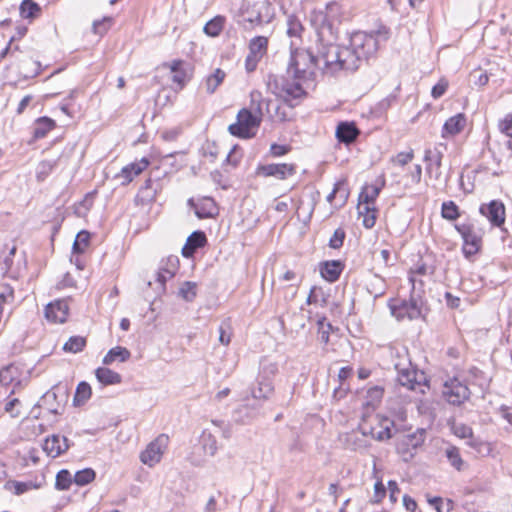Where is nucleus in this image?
<instances>
[{
	"instance_id": "e2e57ef3",
	"label": "nucleus",
	"mask_w": 512,
	"mask_h": 512,
	"mask_svg": "<svg viewBox=\"0 0 512 512\" xmlns=\"http://www.w3.org/2000/svg\"><path fill=\"white\" fill-rule=\"evenodd\" d=\"M178 266V258L177 257H169L166 261V264L161 266L160 268L166 272L167 277H173Z\"/></svg>"
},
{
	"instance_id": "cd10ccee",
	"label": "nucleus",
	"mask_w": 512,
	"mask_h": 512,
	"mask_svg": "<svg viewBox=\"0 0 512 512\" xmlns=\"http://www.w3.org/2000/svg\"><path fill=\"white\" fill-rule=\"evenodd\" d=\"M267 102H271V100H266L261 92L254 90L250 93V104L247 109L248 111L253 112V114L262 121V118L266 112Z\"/></svg>"
},
{
	"instance_id": "c03bdc74",
	"label": "nucleus",
	"mask_w": 512,
	"mask_h": 512,
	"mask_svg": "<svg viewBox=\"0 0 512 512\" xmlns=\"http://www.w3.org/2000/svg\"><path fill=\"white\" fill-rule=\"evenodd\" d=\"M266 114L269 116L272 120L277 121H285L286 120V114L282 111L281 106L277 103L271 100V102L266 103Z\"/></svg>"
},
{
	"instance_id": "c85d7f7f",
	"label": "nucleus",
	"mask_w": 512,
	"mask_h": 512,
	"mask_svg": "<svg viewBox=\"0 0 512 512\" xmlns=\"http://www.w3.org/2000/svg\"><path fill=\"white\" fill-rule=\"evenodd\" d=\"M341 271L342 264L340 261L336 260L327 261L320 267L321 276L329 282L336 281L339 278Z\"/></svg>"
},
{
	"instance_id": "f8f14e48",
	"label": "nucleus",
	"mask_w": 512,
	"mask_h": 512,
	"mask_svg": "<svg viewBox=\"0 0 512 512\" xmlns=\"http://www.w3.org/2000/svg\"><path fill=\"white\" fill-rule=\"evenodd\" d=\"M168 436L161 434L140 454V460L150 467L160 462L168 444Z\"/></svg>"
},
{
	"instance_id": "7c9ffc66",
	"label": "nucleus",
	"mask_w": 512,
	"mask_h": 512,
	"mask_svg": "<svg viewBox=\"0 0 512 512\" xmlns=\"http://www.w3.org/2000/svg\"><path fill=\"white\" fill-rule=\"evenodd\" d=\"M225 23L226 18L222 15H217L205 24L203 32L209 37H218L223 31Z\"/></svg>"
},
{
	"instance_id": "c756f323",
	"label": "nucleus",
	"mask_w": 512,
	"mask_h": 512,
	"mask_svg": "<svg viewBox=\"0 0 512 512\" xmlns=\"http://www.w3.org/2000/svg\"><path fill=\"white\" fill-rule=\"evenodd\" d=\"M95 375L97 380L104 385L119 384L122 381L119 373L105 367L96 369Z\"/></svg>"
},
{
	"instance_id": "5fc2aeb1",
	"label": "nucleus",
	"mask_w": 512,
	"mask_h": 512,
	"mask_svg": "<svg viewBox=\"0 0 512 512\" xmlns=\"http://www.w3.org/2000/svg\"><path fill=\"white\" fill-rule=\"evenodd\" d=\"M56 399V394L53 392H47L43 395L38 403V408H46L48 412L52 414H58V406L53 407L49 405V402Z\"/></svg>"
},
{
	"instance_id": "6ab92c4d",
	"label": "nucleus",
	"mask_w": 512,
	"mask_h": 512,
	"mask_svg": "<svg viewBox=\"0 0 512 512\" xmlns=\"http://www.w3.org/2000/svg\"><path fill=\"white\" fill-rule=\"evenodd\" d=\"M188 205L194 209L195 215L199 219L212 218L218 214L216 203L210 197H203L197 202H194L193 199H189Z\"/></svg>"
},
{
	"instance_id": "5701e85b",
	"label": "nucleus",
	"mask_w": 512,
	"mask_h": 512,
	"mask_svg": "<svg viewBox=\"0 0 512 512\" xmlns=\"http://www.w3.org/2000/svg\"><path fill=\"white\" fill-rule=\"evenodd\" d=\"M359 134L360 131L353 122H340L335 131L338 141L346 145L353 143Z\"/></svg>"
},
{
	"instance_id": "2f4dec72",
	"label": "nucleus",
	"mask_w": 512,
	"mask_h": 512,
	"mask_svg": "<svg viewBox=\"0 0 512 512\" xmlns=\"http://www.w3.org/2000/svg\"><path fill=\"white\" fill-rule=\"evenodd\" d=\"M274 387L268 378H260L258 385L252 390V396L258 400H266L272 394Z\"/></svg>"
},
{
	"instance_id": "4468645a",
	"label": "nucleus",
	"mask_w": 512,
	"mask_h": 512,
	"mask_svg": "<svg viewBox=\"0 0 512 512\" xmlns=\"http://www.w3.org/2000/svg\"><path fill=\"white\" fill-rule=\"evenodd\" d=\"M446 149V146L443 144H439L435 146L433 149L428 148L424 152V162L426 165V173L430 177H434L435 180H440L441 178V166L443 159V150Z\"/></svg>"
},
{
	"instance_id": "39448f33",
	"label": "nucleus",
	"mask_w": 512,
	"mask_h": 512,
	"mask_svg": "<svg viewBox=\"0 0 512 512\" xmlns=\"http://www.w3.org/2000/svg\"><path fill=\"white\" fill-rule=\"evenodd\" d=\"M260 124L261 120L253 112L243 108L237 114V121L229 125L228 131L233 136L250 139L256 135Z\"/></svg>"
},
{
	"instance_id": "a211bd4d",
	"label": "nucleus",
	"mask_w": 512,
	"mask_h": 512,
	"mask_svg": "<svg viewBox=\"0 0 512 512\" xmlns=\"http://www.w3.org/2000/svg\"><path fill=\"white\" fill-rule=\"evenodd\" d=\"M479 211L493 226L500 227L505 221V206L501 201L492 200L482 204Z\"/></svg>"
},
{
	"instance_id": "473e14b6",
	"label": "nucleus",
	"mask_w": 512,
	"mask_h": 512,
	"mask_svg": "<svg viewBox=\"0 0 512 512\" xmlns=\"http://www.w3.org/2000/svg\"><path fill=\"white\" fill-rule=\"evenodd\" d=\"M130 351L121 346H116L108 351V353L103 358V363L105 365H110L114 361L119 360L120 362H125L130 358Z\"/></svg>"
},
{
	"instance_id": "f03ea898",
	"label": "nucleus",
	"mask_w": 512,
	"mask_h": 512,
	"mask_svg": "<svg viewBox=\"0 0 512 512\" xmlns=\"http://www.w3.org/2000/svg\"><path fill=\"white\" fill-rule=\"evenodd\" d=\"M388 38L389 29L385 26H381L373 33H366L362 31L353 33L350 37L349 44L354 53H356L363 62L376 53L380 41H386Z\"/></svg>"
},
{
	"instance_id": "680f3d73",
	"label": "nucleus",
	"mask_w": 512,
	"mask_h": 512,
	"mask_svg": "<svg viewBox=\"0 0 512 512\" xmlns=\"http://www.w3.org/2000/svg\"><path fill=\"white\" fill-rule=\"evenodd\" d=\"M153 186V182L151 179H147L144 185L140 188V194L142 199L145 201H153L156 197V191H151V193H146L147 190H150Z\"/></svg>"
},
{
	"instance_id": "de8ad7c7",
	"label": "nucleus",
	"mask_w": 512,
	"mask_h": 512,
	"mask_svg": "<svg viewBox=\"0 0 512 512\" xmlns=\"http://www.w3.org/2000/svg\"><path fill=\"white\" fill-rule=\"evenodd\" d=\"M381 187L378 186H366L363 188L359 195V200L367 203L374 204L376 198L380 193Z\"/></svg>"
},
{
	"instance_id": "7ed1b4c3",
	"label": "nucleus",
	"mask_w": 512,
	"mask_h": 512,
	"mask_svg": "<svg viewBox=\"0 0 512 512\" xmlns=\"http://www.w3.org/2000/svg\"><path fill=\"white\" fill-rule=\"evenodd\" d=\"M317 66L318 58L314 54L308 50L296 49L291 52L287 75L297 80H309L313 78Z\"/></svg>"
},
{
	"instance_id": "4be33fe9",
	"label": "nucleus",
	"mask_w": 512,
	"mask_h": 512,
	"mask_svg": "<svg viewBox=\"0 0 512 512\" xmlns=\"http://www.w3.org/2000/svg\"><path fill=\"white\" fill-rule=\"evenodd\" d=\"M69 448L68 439L65 436L52 435L48 437L44 444L43 450L48 456L56 458Z\"/></svg>"
},
{
	"instance_id": "bb28decb",
	"label": "nucleus",
	"mask_w": 512,
	"mask_h": 512,
	"mask_svg": "<svg viewBox=\"0 0 512 512\" xmlns=\"http://www.w3.org/2000/svg\"><path fill=\"white\" fill-rule=\"evenodd\" d=\"M466 125V117L464 114L459 113L450 117L443 126L442 136H453L460 133Z\"/></svg>"
},
{
	"instance_id": "72a5a7b5",
	"label": "nucleus",
	"mask_w": 512,
	"mask_h": 512,
	"mask_svg": "<svg viewBox=\"0 0 512 512\" xmlns=\"http://www.w3.org/2000/svg\"><path fill=\"white\" fill-rule=\"evenodd\" d=\"M55 127V121L48 117H41L36 120L33 136L35 139L43 138Z\"/></svg>"
},
{
	"instance_id": "603ef678",
	"label": "nucleus",
	"mask_w": 512,
	"mask_h": 512,
	"mask_svg": "<svg viewBox=\"0 0 512 512\" xmlns=\"http://www.w3.org/2000/svg\"><path fill=\"white\" fill-rule=\"evenodd\" d=\"M442 217L447 220H455L459 217L457 205L453 201L444 202L441 209Z\"/></svg>"
},
{
	"instance_id": "774afa93",
	"label": "nucleus",
	"mask_w": 512,
	"mask_h": 512,
	"mask_svg": "<svg viewBox=\"0 0 512 512\" xmlns=\"http://www.w3.org/2000/svg\"><path fill=\"white\" fill-rule=\"evenodd\" d=\"M454 433L456 436H458L460 438H469L473 434L472 429L469 426L464 425V424L455 425Z\"/></svg>"
},
{
	"instance_id": "6e6d98bb",
	"label": "nucleus",
	"mask_w": 512,
	"mask_h": 512,
	"mask_svg": "<svg viewBox=\"0 0 512 512\" xmlns=\"http://www.w3.org/2000/svg\"><path fill=\"white\" fill-rule=\"evenodd\" d=\"M345 236V231L342 228L336 229L332 237L329 239V247L333 249L340 248L343 245Z\"/></svg>"
},
{
	"instance_id": "9b49d317",
	"label": "nucleus",
	"mask_w": 512,
	"mask_h": 512,
	"mask_svg": "<svg viewBox=\"0 0 512 512\" xmlns=\"http://www.w3.org/2000/svg\"><path fill=\"white\" fill-rule=\"evenodd\" d=\"M456 229L463 238V253L465 256L470 257L476 254L480 249L482 239L475 226L473 224H461L456 226Z\"/></svg>"
},
{
	"instance_id": "09e8293b",
	"label": "nucleus",
	"mask_w": 512,
	"mask_h": 512,
	"mask_svg": "<svg viewBox=\"0 0 512 512\" xmlns=\"http://www.w3.org/2000/svg\"><path fill=\"white\" fill-rule=\"evenodd\" d=\"M197 285L194 282H184L179 288V296L185 301H192L196 297Z\"/></svg>"
},
{
	"instance_id": "412c9836",
	"label": "nucleus",
	"mask_w": 512,
	"mask_h": 512,
	"mask_svg": "<svg viewBox=\"0 0 512 512\" xmlns=\"http://www.w3.org/2000/svg\"><path fill=\"white\" fill-rule=\"evenodd\" d=\"M69 306L64 300H57L45 308V317L54 323H63L68 316Z\"/></svg>"
},
{
	"instance_id": "3c124183",
	"label": "nucleus",
	"mask_w": 512,
	"mask_h": 512,
	"mask_svg": "<svg viewBox=\"0 0 512 512\" xmlns=\"http://www.w3.org/2000/svg\"><path fill=\"white\" fill-rule=\"evenodd\" d=\"M90 234L87 231H80L73 243V252L82 253L88 246Z\"/></svg>"
},
{
	"instance_id": "f3484780",
	"label": "nucleus",
	"mask_w": 512,
	"mask_h": 512,
	"mask_svg": "<svg viewBox=\"0 0 512 512\" xmlns=\"http://www.w3.org/2000/svg\"><path fill=\"white\" fill-rule=\"evenodd\" d=\"M296 172L294 164L281 163V164H267L260 165L257 168V174L264 177H276L277 179L284 180Z\"/></svg>"
},
{
	"instance_id": "864d4df0",
	"label": "nucleus",
	"mask_w": 512,
	"mask_h": 512,
	"mask_svg": "<svg viewBox=\"0 0 512 512\" xmlns=\"http://www.w3.org/2000/svg\"><path fill=\"white\" fill-rule=\"evenodd\" d=\"M6 488L9 490L13 489L15 495H21L32 488H36V486H34L32 482L12 481L6 484Z\"/></svg>"
},
{
	"instance_id": "f704fd0d",
	"label": "nucleus",
	"mask_w": 512,
	"mask_h": 512,
	"mask_svg": "<svg viewBox=\"0 0 512 512\" xmlns=\"http://www.w3.org/2000/svg\"><path fill=\"white\" fill-rule=\"evenodd\" d=\"M20 14L24 19H34L40 16L41 7L33 0H23L20 5Z\"/></svg>"
},
{
	"instance_id": "1a4fd4ad",
	"label": "nucleus",
	"mask_w": 512,
	"mask_h": 512,
	"mask_svg": "<svg viewBox=\"0 0 512 512\" xmlns=\"http://www.w3.org/2000/svg\"><path fill=\"white\" fill-rule=\"evenodd\" d=\"M289 78L287 76L274 79L275 90H273V93L281 97L285 102H290L305 95V91L300 83L301 80L294 78V81L291 82Z\"/></svg>"
},
{
	"instance_id": "6e6552de",
	"label": "nucleus",
	"mask_w": 512,
	"mask_h": 512,
	"mask_svg": "<svg viewBox=\"0 0 512 512\" xmlns=\"http://www.w3.org/2000/svg\"><path fill=\"white\" fill-rule=\"evenodd\" d=\"M330 42H320L318 48V64L323 62V69L330 73L341 70L340 47Z\"/></svg>"
},
{
	"instance_id": "f257e3e1",
	"label": "nucleus",
	"mask_w": 512,
	"mask_h": 512,
	"mask_svg": "<svg viewBox=\"0 0 512 512\" xmlns=\"http://www.w3.org/2000/svg\"><path fill=\"white\" fill-rule=\"evenodd\" d=\"M340 15V5L336 2L327 4L323 10L311 12L310 22L317 32L319 42H330L336 39L337 25L341 22Z\"/></svg>"
},
{
	"instance_id": "9d476101",
	"label": "nucleus",
	"mask_w": 512,
	"mask_h": 512,
	"mask_svg": "<svg viewBox=\"0 0 512 512\" xmlns=\"http://www.w3.org/2000/svg\"><path fill=\"white\" fill-rule=\"evenodd\" d=\"M397 380L401 386L420 393H425V388L428 387L425 375L412 368L399 370Z\"/></svg>"
},
{
	"instance_id": "49530a36",
	"label": "nucleus",
	"mask_w": 512,
	"mask_h": 512,
	"mask_svg": "<svg viewBox=\"0 0 512 512\" xmlns=\"http://www.w3.org/2000/svg\"><path fill=\"white\" fill-rule=\"evenodd\" d=\"M73 479L74 482L79 486L89 484L95 479V471L91 468H86L81 471H77Z\"/></svg>"
},
{
	"instance_id": "aec40b11",
	"label": "nucleus",
	"mask_w": 512,
	"mask_h": 512,
	"mask_svg": "<svg viewBox=\"0 0 512 512\" xmlns=\"http://www.w3.org/2000/svg\"><path fill=\"white\" fill-rule=\"evenodd\" d=\"M376 421V426H371L369 429H367L371 438L377 441H384L392 438L394 422L388 418L380 416H376Z\"/></svg>"
},
{
	"instance_id": "20e7f679",
	"label": "nucleus",
	"mask_w": 512,
	"mask_h": 512,
	"mask_svg": "<svg viewBox=\"0 0 512 512\" xmlns=\"http://www.w3.org/2000/svg\"><path fill=\"white\" fill-rule=\"evenodd\" d=\"M415 278L410 277L412 292L409 300H395L390 304L391 313L397 320H414L421 316L423 301L420 294L416 293Z\"/></svg>"
},
{
	"instance_id": "dca6fc26",
	"label": "nucleus",
	"mask_w": 512,
	"mask_h": 512,
	"mask_svg": "<svg viewBox=\"0 0 512 512\" xmlns=\"http://www.w3.org/2000/svg\"><path fill=\"white\" fill-rule=\"evenodd\" d=\"M237 23L244 30L250 31L264 23L261 12L256 5L249 7L242 5L238 14Z\"/></svg>"
},
{
	"instance_id": "bf43d9fd",
	"label": "nucleus",
	"mask_w": 512,
	"mask_h": 512,
	"mask_svg": "<svg viewBox=\"0 0 512 512\" xmlns=\"http://www.w3.org/2000/svg\"><path fill=\"white\" fill-rule=\"evenodd\" d=\"M343 184L336 183L333 191L327 196V201L329 203H332L333 199L336 197L337 194L340 195L341 198V205L345 203L348 193L345 189H343Z\"/></svg>"
},
{
	"instance_id": "37998d69",
	"label": "nucleus",
	"mask_w": 512,
	"mask_h": 512,
	"mask_svg": "<svg viewBox=\"0 0 512 512\" xmlns=\"http://www.w3.org/2000/svg\"><path fill=\"white\" fill-rule=\"evenodd\" d=\"M86 346V339L81 336H72L64 344L63 350L70 353H78Z\"/></svg>"
},
{
	"instance_id": "b1692460",
	"label": "nucleus",
	"mask_w": 512,
	"mask_h": 512,
	"mask_svg": "<svg viewBox=\"0 0 512 512\" xmlns=\"http://www.w3.org/2000/svg\"><path fill=\"white\" fill-rule=\"evenodd\" d=\"M149 165V160L143 157L137 162L130 163L121 169V172L117 175L119 178H123V184L130 183L134 177L142 173Z\"/></svg>"
},
{
	"instance_id": "0eeeda50",
	"label": "nucleus",
	"mask_w": 512,
	"mask_h": 512,
	"mask_svg": "<svg viewBox=\"0 0 512 512\" xmlns=\"http://www.w3.org/2000/svg\"><path fill=\"white\" fill-rule=\"evenodd\" d=\"M468 386L458 378H452L443 384L442 396L451 405L460 406L470 398Z\"/></svg>"
},
{
	"instance_id": "338daca9",
	"label": "nucleus",
	"mask_w": 512,
	"mask_h": 512,
	"mask_svg": "<svg viewBox=\"0 0 512 512\" xmlns=\"http://www.w3.org/2000/svg\"><path fill=\"white\" fill-rule=\"evenodd\" d=\"M499 128L507 137H512V113L500 122Z\"/></svg>"
},
{
	"instance_id": "4d7b16f0",
	"label": "nucleus",
	"mask_w": 512,
	"mask_h": 512,
	"mask_svg": "<svg viewBox=\"0 0 512 512\" xmlns=\"http://www.w3.org/2000/svg\"><path fill=\"white\" fill-rule=\"evenodd\" d=\"M112 19L111 18H103L102 20H97L93 22V31L95 34L103 35L105 34L111 26Z\"/></svg>"
},
{
	"instance_id": "ea45409f",
	"label": "nucleus",
	"mask_w": 512,
	"mask_h": 512,
	"mask_svg": "<svg viewBox=\"0 0 512 512\" xmlns=\"http://www.w3.org/2000/svg\"><path fill=\"white\" fill-rule=\"evenodd\" d=\"M91 394V386L87 382H80L73 398L74 404L78 406L84 404L91 397Z\"/></svg>"
},
{
	"instance_id": "69168bd1",
	"label": "nucleus",
	"mask_w": 512,
	"mask_h": 512,
	"mask_svg": "<svg viewBox=\"0 0 512 512\" xmlns=\"http://www.w3.org/2000/svg\"><path fill=\"white\" fill-rule=\"evenodd\" d=\"M471 77L473 78L474 84L478 85V86H484L489 81L488 75L485 72H483L481 69L474 70L471 73Z\"/></svg>"
},
{
	"instance_id": "4c0bfd02",
	"label": "nucleus",
	"mask_w": 512,
	"mask_h": 512,
	"mask_svg": "<svg viewBox=\"0 0 512 512\" xmlns=\"http://www.w3.org/2000/svg\"><path fill=\"white\" fill-rule=\"evenodd\" d=\"M445 455L452 467H454L457 471H462L465 468V461L462 459L460 455V451L455 446H449L445 450Z\"/></svg>"
},
{
	"instance_id": "052dcab7",
	"label": "nucleus",
	"mask_w": 512,
	"mask_h": 512,
	"mask_svg": "<svg viewBox=\"0 0 512 512\" xmlns=\"http://www.w3.org/2000/svg\"><path fill=\"white\" fill-rule=\"evenodd\" d=\"M20 406L21 402L17 398H13L5 404L4 409L11 417L15 418L20 416Z\"/></svg>"
},
{
	"instance_id": "2eb2a0df",
	"label": "nucleus",
	"mask_w": 512,
	"mask_h": 512,
	"mask_svg": "<svg viewBox=\"0 0 512 512\" xmlns=\"http://www.w3.org/2000/svg\"><path fill=\"white\" fill-rule=\"evenodd\" d=\"M367 428L361 426L359 431H352L342 436L341 440L347 449L364 453L370 447Z\"/></svg>"
},
{
	"instance_id": "c9c22d12",
	"label": "nucleus",
	"mask_w": 512,
	"mask_h": 512,
	"mask_svg": "<svg viewBox=\"0 0 512 512\" xmlns=\"http://www.w3.org/2000/svg\"><path fill=\"white\" fill-rule=\"evenodd\" d=\"M181 65L182 61L175 60L170 66L171 72L173 73L172 81L179 86V89H182L189 80L187 73L181 69Z\"/></svg>"
},
{
	"instance_id": "a18cd8bd",
	"label": "nucleus",
	"mask_w": 512,
	"mask_h": 512,
	"mask_svg": "<svg viewBox=\"0 0 512 512\" xmlns=\"http://www.w3.org/2000/svg\"><path fill=\"white\" fill-rule=\"evenodd\" d=\"M73 480L74 479L68 470H60L56 475L55 487L58 490H68Z\"/></svg>"
},
{
	"instance_id": "58836bf2",
	"label": "nucleus",
	"mask_w": 512,
	"mask_h": 512,
	"mask_svg": "<svg viewBox=\"0 0 512 512\" xmlns=\"http://www.w3.org/2000/svg\"><path fill=\"white\" fill-rule=\"evenodd\" d=\"M224 78L225 72L219 68L216 69L213 74L209 75L205 80V87L207 93H214L218 86L223 82Z\"/></svg>"
},
{
	"instance_id": "423d86ee",
	"label": "nucleus",
	"mask_w": 512,
	"mask_h": 512,
	"mask_svg": "<svg viewBox=\"0 0 512 512\" xmlns=\"http://www.w3.org/2000/svg\"><path fill=\"white\" fill-rule=\"evenodd\" d=\"M425 438L426 431L424 429L403 434L396 441V451L404 461L408 462L415 456L416 450L423 445Z\"/></svg>"
},
{
	"instance_id": "0e129e2a",
	"label": "nucleus",
	"mask_w": 512,
	"mask_h": 512,
	"mask_svg": "<svg viewBox=\"0 0 512 512\" xmlns=\"http://www.w3.org/2000/svg\"><path fill=\"white\" fill-rule=\"evenodd\" d=\"M448 87V82L441 79L436 85L433 86L431 95L434 99H438L444 95Z\"/></svg>"
},
{
	"instance_id": "a878e982",
	"label": "nucleus",
	"mask_w": 512,
	"mask_h": 512,
	"mask_svg": "<svg viewBox=\"0 0 512 512\" xmlns=\"http://www.w3.org/2000/svg\"><path fill=\"white\" fill-rule=\"evenodd\" d=\"M207 239L205 233L202 231L193 232L186 241V244L182 248V255L186 258L193 256L195 251L203 247L206 243Z\"/></svg>"
},
{
	"instance_id": "e433bc0d",
	"label": "nucleus",
	"mask_w": 512,
	"mask_h": 512,
	"mask_svg": "<svg viewBox=\"0 0 512 512\" xmlns=\"http://www.w3.org/2000/svg\"><path fill=\"white\" fill-rule=\"evenodd\" d=\"M384 394V389L381 386H373L366 391L364 405L367 407L375 408L380 402Z\"/></svg>"
},
{
	"instance_id": "a19ab883",
	"label": "nucleus",
	"mask_w": 512,
	"mask_h": 512,
	"mask_svg": "<svg viewBox=\"0 0 512 512\" xmlns=\"http://www.w3.org/2000/svg\"><path fill=\"white\" fill-rule=\"evenodd\" d=\"M201 444L204 452L210 456H214L218 451L217 439L210 432H203Z\"/></svg>"
},
{
	"instance_id": "393cba45",
	"label": "nucleus",
	"mask_w": 512,
	"mask_h": 512,
	"mask_svg": "<svg viewBox=\"0 0 512 512\" xmlns=\"http://www.w3.org/2000/svg\"><path fill=\"white\" fill-rule=\"evenodd\" d=\"M340 62H341V70L346 71H356L362 61L359 56L354 53L350 44L348 46L340 47Z\"/></svg>"
},
{
	"instance_id": "8fccbe9b",
	"label": "nucleus",
	"mask_w": 512,
	"mask_h": 512,
	"mask_svg": "<svg viewBox=\"0 0 512 512\" xmlns=\"http://www.w3.org/2000/svg\"><path fill=\"white\" fill-rule=\"evenodd\" d=\"M303 31V26L300 20L293 15L288 16L287 18V34L290 37H300L301 32Z\"/></svg>"
},
{
	"instance_id": "ddd939ff",
	"label": "nucleus",
	"mask_w": 512,
	"mask_h": 512,
	"mask_svg": "<svg viewBox=\"0 0 512 512\" xmlns=\"http://www.w3.org/2000/svg\"><path fill=\"white\" fill-rule=\"evenodd\" d=\"M268 39L264 36H257L250 40L249 53L245 59V68L248 72H253L258 62L267 51Z\"/></svg>"
},
{
	"instance_id": "13d9d810",
	"label": "nucleus",
	"mask_w": 512,
	"mask_h": 512,
	"mask_svg": "<svg viewBox=\"0 0 512 512\" xmlns=\"http://www.w3.org/2000/svg\"><path fill=\"white\" fill-rule=\"evenodd\" d=\"M414 158L413 150L407 152H400L395 157L391 159V161L400 166H405L409 162H411Z\"/></svg>"
},
{
	"instance_id": "79ce46f5",
	"label": "nucleus",
	"mask_w": 512,
	"mask_h": 512,
	"mask_svg": "<svg viewBox=\"0 0 512 512\" xmlns=\"http://www.w3.org/2000/svg\"><path fill=\"white\" fill-rule=\"evenodd\" d=\"M56 159H46L41 161L36 168V177L39 181H43L56 167Z\"/></svg>"
}]
</instances>
